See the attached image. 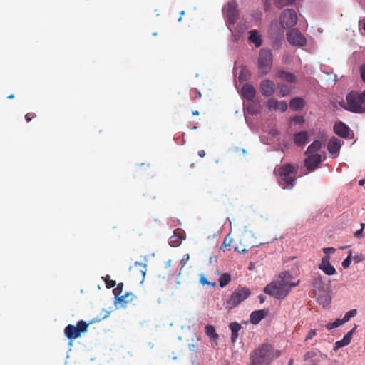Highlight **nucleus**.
Masks as SVG:
<instances>
[{"label": "nucleus", "instance_id": "nucleus-10", "mask_svg": "<svg viewBox=\"0 0 365 365\" xmlns=\"http://www.w3.org/2000/svg\"><path fill=\"white\" fill-rule=\"evenodd\" d=\"M297 21V15L293 9L284 10L280 16V24L284 28H291Z\"/></svg>", "mask_w": 365, "mask_h": 365}, {"label": "nucleus", "instance_id": "nucleus-30", "mask_svg": "<svg viewBox=\"0 0 365 365\" xmlns=\"http://www.w3.org/2000/svg\"><path fill=\"white\" fill-rule=\"evenodd\" d=\"M231 281V276L230 274L224 273L221 274L219 279V284L221 287H225Z\"/></svg>", "mask_w": 365, "mask_h": 365}, {"label": "nucleus", "instance_id": "nucleus-46", "mask_svg": "<svg viewBox=\"0 0 365 365\" xmlns=\"http://www.w3.org/2000/svg\"><path fill=\"white\" fill-rule=\"evenodd\" d=\"M333 323H334V326L335 327V328H336V327L344 324L346 322H344V319H337Z\"/></svg>", "mask_w": 365, "mask_h": 365}, {"label": "nucleus", "instance_id": "nucleus-31", "mask_svg": "<svg viewBox=\"0 0 365 365\" xmlns=\"http://www.w3.org/2000/svg\"><path fill=\"white\" fill-rule=\"evenodd\" d=\"M134 266L138 267V270H139V272L142 274V282H143V279H144L145 273L147 272V265H146V264L143 263V262H135L134 263Z\"/></svg>", "mask_w": 365, "mask_h": 365}, {"label": "nucleus", "instance_id": "nucleus-21", "mask_svg": "<svg viewBox=\"0 0 365 365\" xmlns=\"http://www.w3.org/2000/svg\"><path fill=\"white\" fill-rule=\"evenodd\" d=\"M268 314V311L264 309L256 310L250 314V322L253 324H257L261 320L264 319Z\"/></svg>", "mask_w": 365, "mask_h": 365}, {"label": "nucleus", "instance_id": "nucleus-49", "mask_svg": "<svg viewBox=\"0 0 365 365\" xmlns=\"http://www.w3.org/2000/svg\"><path fill=\"white\" fill-rule=\"evenodd\" d=\"M197 154H198L199 157L203 158V157L205 156L206 153H205V151L204 150H200L198 151Z\"/></svg>", "mask_w": 365, "mask_h": 365}, {"label": "nucleus", "instance_id": "nucleus-26", "mask_svg": "<svg viewBox=\"0 0 365 365\" xmlns=\"http://www.w3.org/2000/svg\"><path fill=\"white\" fill-rule=\"evenodd\" d=\"M289 106L294 110H301L304 106V101L302 98L296 97L290 101Z\"/></svg>", "mask_w": 365, "mask_h": 365}, {"label": "nucleus", "instance_id": "nucleus-61", "mask_svg": "<svg viewBox=\"0 0 365 365\" xmlns=\"http://www.w3.org/2000/svg\"><path fill=\"white\" fill-rule=\"evenodd\" d=\"M181 19H182V17H180V18L178 19V21H181Z\"/></svg>", "mask_w": 365, "mask_h": 365}, {"label": "nucleus", "instance_id": "nucleus-42", "mask_svg": "<svg viewBox=\"0 0 365 365\" xmlns=\"http://www.w3.org/2000/svg\"><path fill=\"white\" fill-rule=\"evenodd\" d=\"M317 334V331L315 329H310L305 340L308 341L309 339H312Z\"/></svg>", "mask_w": 365, "mask_h": 365}, {"label": "nucleus", "instance_id": "nucleus-50", "mask_svg": "<svg viewBox=\"0 0 365 365\" xmlns=\"http://www.w3.org/2000/svg\"><path fill=\"white\" fill-rule=\"evenodd\" d=\"M326 328L329 330H331L332 329H334L335 327L334 326V323H328L326 324Z\"/></svg>", "mask_w": 365, "mask_h": 365}, {"label": "nucleus", "instance_id": "nucleus-19", "mask_svg": "<svg viewBox=\"0 0 365 365\" xmlns=\"http://www.w3.org/2000/svg\"><path fill=\"white\" fill-rule=\"evenodd\" d=\"M241 93L243 98L252 101L256 95V90L251 84L246 83L242 86Z\"/></svg>", "mask_w": 365, "mask_h": 365}, {"label": "nucleus", "instance_id": "nucleus-25", "mask_svg": "<svg viewBox=\"0 0 365 365\" xmlns=\"http://www.w3.org/2000/svg\"><path fill=\"white\" fill-rule=\"evenodd\" d=\"M249 40L255 43L257 48L259 47L262 43L261 36L259 35L256 30H252L250 31Z\"/></svg>", "mask_w": 365, "mask_h": 365}, {"label": "nucleus", "instance_id": "nucleus-13", "mask_svg": "<svg viewBox=\"0 0 365 365\" xmlns=\"http://www.w3.org/2000/svg\"><path fill=\"white\" fill-rule=\"evenodd\" d=\"M275 83L271 80H263L260 83V91L264 96H271L275 91Z\"/></svg>", "mask_w": 365, "mask_h": 365}, {"label": "nucleus", "instance_id": "nucleus-59", "mask_svg": "<svg viewBox=\"0 0 365 365\" xmlns=\"http://www.w3.org/2000/svg\"><path fill=\"white\" fill-rule=\"evenodd\" d=\"M184 14H185V11H181V12H180V14H181V15H183Z\"/></svg>", "mask_w": 365, "mask_h": 365}, {"label": "nucleus", "instance_id": "nucleus-20", "mask_svg": "<svg viewBox=\"0 0 365 365\" xmlns=\"http://www.w3.org/2000/svg\"><path fill=\"white\" fill-rule=\"evenodd\" d=\"M334 133L342 138H347L349 134V128L344 123L339 122L334 126Z\"/></svg>", "mask_w": 365, "mask_h": 365}, {"label": "nucleus", "instance_id": "nucleus-2", "mask_svg": "<svg viewBox=\"0 0 365 365\" xmlns=\"http://www.w3.org/2000/svg\"><path fill=\"white\" fill-rule=\"evenodd\" d=\"M280 354L272 344H262L250 353L249 365H270Z\"/></svg>", "mask_w": 365, "mask_h": 365}, {"label": "nucleus", "instance_id": "nucleus-22", "mask_svg": "<svg viewBox=\"0 0 365 365\" xmlns=\"http://www.w3.org/2000/svg\"><path fill=\"white\" fill-rule=\"evenodd\" d=\"M137 297L133 292H125L124 294L120 295L116 301L122 306H125L128 303L136 299Z\"/></svg>", "mask_w": 365, "mask_h": 365}, {"label": "nucleus", "instance_id": "nucleus-4", "mask_svg": "<svg viewBox=\"0 0 365 365\" xmlns=\"http://www.w3.org/2000/svg\"><path fill=\"white\" fill-rule=\"evenodd\" d=\"M340 106L354 113H365V90L361 93L351 91L346 95L345 101L340 103Z\"/></svg>", "mask_w": 365, "mask_h": 365}, {"label": "nucleus", "instance_id": "nucleus-51", "mask_svg": "<svg viewBox=\"0 0 365 365\" xmlns=\"http://www.w3.org/2000/svg\"><path fill=\"white\" fill-rule=\"evenodd\" d=\"M258 298L259 299L260 303H263L265 300V298L263 295H259Z\"/></svg>", "mask_w": 365, "mask_h": 365}, {"label": "nucleus", "instance_id": "nucleus-6", "mask_svg": "<svg viewBox=\"0 0 365 365\" xmlns=\"http://www.w3.org/2000/svg\"><path fill=\"white\" fill-rule=\"evenodd\" d=\"M251 294V291L247 287H239L235 289L225 303V308L230 310L242 302L245 301Z\"/></svg>", "mask_w": 365, "mask_h": 365}, {"label": "nucleus", "instance_id": "nucleus-39", "mask_svg": "<svg viewBox=\"0 0 365 365\" xmlns=\"http://www.w3.org/2000/svg\"><path fill=\"white\" fill-rule=\"evenodd\" d=\"M351 262V254L350 253L347 257L342 262V267L344 268H348Z\"/></svg>", "mask_w": 365, "mask_h": 365}, {"label": "nucleus", "instance_id": "nucleus-16", "mask_svg": "<svg viewBox=\"0 0 365 365\" xmlns=\"http://www.w3.org/2000/svg\"><path fill=\"white\" fill-rule=\"evenodd\" d=\"M315 293L317 302L323 307L328 305L331 302V297L329 293L328 289L319 291Z\"/></svg>", "mask_w": 365, "mask_h": 365}, {"label": "nucleus", "instance_id": "nucleus-29", "mask_svg": "<svg viewBox=\"0 0 365 365\" xmlns=\"http://www.w3.org/2000/svg\"><path fill=\"white\" fill-rule=\"evenodd\" d=\"M322 148V143L319 140H314L307 149L306 153H313L319 150Z\"/></svg>", "mask_w": 365, "mask_h": 365}, {"label": "nucleus", "instance_id": "nucleus-45", "mask_svg": "<svg viewBox=\"0 0 365 365\" xmlns=\"http://www.w3.org/2000/svg\"><path fill=\"white\" fill-rule=\"evenodd\" d=\"M189 259H190L189 254L184 255V256L182 257L181 262H180L182 267L186 264V263L187 262Z\"/></svg>", "mask_w": 365, "mask_h": 365}, {"label": "nucleus", "instance_id": "nucleus-38", "mask_svg": "<svg viewBox=\"0 0 365 365\" xmlns=\"http://www.w3.org/2000/svg\"><path fill=\"white\" fill-rule=\"evenodd\" d=\"M200 282L201 284L202 285H211L212 287H215V282H209L206 277L204 276V275H200Z\"/></svg>", "mask_w": 365, "mask_h": 365}, {"label": "nucleus", "instance_id": "nucleus-34", "mask_svg": "<svg viewBox=\"0 0 365 365\" xmlns=\"http://www.w3.org/2000/svg\"><path fill=\"white\" fill-rule=\"evenodd\" d=\"M356 314H357L356 309H354L349 310V312H347L345 314V315H344V317L343 318L344 319V322H349L350 320V319L351 317H355Z\"/></svg>", "mask_w": 365, "mask_h": 365}, {"label": "nucleus", "instance_id": "nucleus-7", "mask_svg": "<svg viewBox=\"0 0 365 365\" xmlns=\"http://www.w3.org/2000/svg\"><path fill=\"white\" fill-rule=\"evenodd\" d=\"M273 56L272 51L269 49L262 48L259 53L258 68L262 75L267 74L272 66Z\"/></svg>", "mask_w": 365, "mask_h": 365}, {"label": "nucleus", "instance_id": "nucleus-48", "mask_svg": "<svg viewBox=\"0 0 365 365\" xmlns=\"http://www.w3.org/2000/svg\"><path fill=\"white\" fill-rule=\"evenodd\" d=\"M238 337V332L237 333H232L231 334V341L232 342H235L237 339Z\"/></svg>", "mask_w": 365, "mask_h": 365}, {"label": "nucleus", "instance_id": "nucleus-44", "mask_svg": "<svg viewBox=\"0 0 365 365\" xmlns=\"http://www.w3.org/2000/svg\"><path fill=\"white\" fill-rule=\"evenodd\" d=\"M335 248L334 247H324L323 248V252L325 253L327 255L329 254H332L335 252Z\"/></svg>", "mask_w": 365, "mask_h": 365}, {"label": "nucleus", "instance_id": "nucleus-32", "mask_svg": "<svg viewBox=\"0 0 365 365\" xmlns=\"http://www.w3.org/2000/svg\"><path fill=\"white\" fill-rule=\"evenodd\" d=\"M182 237L181 235H177L175 232H174V235L170 237V242L173 245V246L176 247L178 246L180 242L182 241Z\"/></svg>", "mask_w": 365, "mask_h": 365}, {"label": "nucleus", "instance_id": "nucleus-23", "mask_svg": "<svg viewBox=\"0 0 365 365\" xmlns=\"http://www.w3.org/2000/svg\"><path fill=\"white\" fill-rule=\"evenodd\" d=\"M275 76L288 83H294L297 81V77L293 73L286 72L283 70L277 71Z\"/></svg>", "mask_w": 365, "mask_h": 365}, {"label": "nucleus", "instance_id": "nucleus-37", "mask_svg": "<svg viewBox=\"0 0 365 365\" xmlns=\"http://www.w3.org/2000/svg\"><path fill=\"white\" fill-rule=\"evenodd\" d=\"M103 279L105 280L107 288H112L116 285L115 281L110 279L108 275H106L105 277H103Z\"/></svg>", "mask_w": 365, "mask_h": 365}, {"label": "nucleus", "instance_id": "nucleus-3", "mask_svg": "<svg viewBox=\"0 0 365 365\" xmlns=\"http://www.w3.org/2000/svg\"><path fill=\"white\" fill-rule=\"evenodd\" d=\"M298 170V164L286 163L275 168L274 173L283 189L292 190L296 185Z\"/></svg>", "mask_w": 365, "mask_h": 365}, {"label": "nucleus", "instance_id": "nucleus-15", "mask_svg": "<svg viewBox=\"0 0 365 365\" xmlns=\"http://www.w3.org/2000/svg\"><path fill=\"white\" fill-rule=\"evenodd\" d=\"M269 110H280L284 112L287 109V103L285 101H278L274 98H269L267 103Z\"/></svg>", "mask_w": 365, "mask_h": 365}, {"label": "nucleus", "instance_id": "nucleus-18", "mask_svg": "<svg viewBox=\"0 0 365 365\" xmlns=\"http://www.w3.org/2000/svg\"><path fill=\"white\" fill-rule=\"evenodd\" d=\"M312 287L314 292H317L325 289V284L322 276L319 273H315L312 277Z\"/></svg>", "mask_w": 365, "mask_h": 365}, {"label": "nucleus", "instance_id": "nucleus-56", "mask_svg": "<svg viewBox=\"0 0 365 365\" xmlns=\"http://www.w3.org/2000/svg\"><path fill=\"white\" fill-rule=\"evenodd\" d=\"M293 359H291L289 361V363H288V365H293Z\"/></svg>", "mask_w": 365, "mask_h": 365}, {"label": "nucleus", "instance_id": "nucleus-54", "mask_svg": "<svg viewBox=\"0 0 365 365\" xmlns=\"http://www.w3.org/2000/svg\"><path fill=\"white\" fill-rule=\"evenodd\" d=\"M192 115H199V112L197 110H194V111H192Z\"/></svg>", "mask_w": 365, "mask_h": 365}, {"label": "nucleus", "instance_id": "nucleus-14", "mask_svg": "<svg viewBox=\"0 0 365 365\" xmlns=\"http://www.w3.org/2000/svg\"><path fill=\"white\" fill-rule=\"evenodd\" d=\"M341 146V141L338 138L332 137L328 142L327 150L333 158H336L339 153Z\"/></svg>", "mask_w": 365, "mask_h": 365}, {"label": "nucleus", "instance_id": "nucleus-1", "mask_svg": "<svg viewBox=\"0 0 365 365\" xmlns=\"http://www.w3.org/2000/svg\"><path fill=\"white\" fill-rule=\"evenodd\" d=\"M293 279L294 277L290 272H282L264 287V292L277 299H283L289 295L294 287L299 284V279L296 282Z\"/></svg>", "mask_w": 365, "mask_h": 365}, {"label": "nucleus", "instance_id": "nucleus-43", "mask_svg": "<svg viewBox=\"0 0 365 365\" xmlns=\"http://www.w3.org/2000/svg\"><path fill=\"white\" fill-rule=\"evenodd\" d=\"M360 74L362 81L365 83V63L362 64L360 68Z\"/></svg>", "mask_w": 365, "mask_h": 365}, {"label": "nucleus", "instance_id": "nucleus-57", "mask_svg": "<svg viewBox=\"0 0 365 365\" xmlns=\"http://www.w3.org/2000/svg\"><path fill=\"white\" fill-rule=\"evenodd\" d=\"M364 180H361L359 181L360 185H364Z\"/></svg>", "mask_w": 365, "mask_h": 365}, {"label": "nucleus", "instance_id": "nucleus-41", "mask_svg": "<svg viewBox=\"0 0 365 365\" xmlns=\"http://www.w3.org/2000/svg\"><path fill=\"white\" fill-rule=\"evenodd\" d=\"M361 228L360 230L356 231L355 233H354V236L356 237L359 238V237H361L362 236V232H363V230H364V228L365 227V224L364 223H361Z\"/></svg>", "mask_w": 365, "mask_h": 365}, {"label": "nucleus", "instance_id": "nucleus-24", "mask_svg": "<svg viewBox=\"0 0 365 365\" xmlns=\"http://www.w3.org/2000/svg\"><path fill=\"white\" fill-rule=\"evenodd\" d=\"M308 134L306 131H301L295 134L294 143L298 146H304L307 141Z\"/></svg>", "mask_w": 365, "mask_h": 365}, {"label": "nucleus", "instance_id": "nucleus-33", "mask_svg": "<svg viewBox=\"0 0 365 365\" xmlns=\"http://www.w3.org/2000/svg\"><path fill=\"white\" fill-rule=\"evenodd\" d=\"M123 288V283L120 282L117 284V287L113 290L115 298L117 299L120 295L122 294Z\"/></svg>", "mask_w": 365, "mask_h": 365}, {"label": "nucleus", "instance_id": "nucleus-58", "mask_svg": "<svg viewBox=\"0 0 365 365\" xmlns=\"http://www.w3.org/2000/svg\"><path fill=\"white\" fill-rule=\"evenodd\" d=\"M170 262H171V260H169V261L167 262V266H169V265H170Z\"/></svg>", "mask_w": 365, "mask_h": 365}, {"label": "nucleus", "instance_id": "nucleus-9", "mask_svg": "<svg viewBox=\"0 0 365 365\" xmlns=\"http://www.w3.org/2000/svg\"><path fill=\"white\" fill-rule=\"evenodd\" d=\"M223 13L229 25H234L238 19L237 4L235 1L228 2L223 7Z\"/></svg>", "mask_w": 365, "mask_h": 365}, {"label": "nucleus", "instance_id": "nucleus-40", "mask_svg": "<svg viewBox=\"0 0 365 365\" xmlns=\"http://www.w3.org/2000/svg\"><path fill=\"white\" fill-rule=\"evenodd\" d=\"M232 240L229 237V236H227L225 237L224 239V241H223V243L221 246V249L224 247H230L231 245V242H232Z\"/></svg>", "mask_w": 365, "mask_h": 365}, {"label": "nucleus", "instance_id": "nucleus-60", "mask_svg": "<svg viewBox=\"0 0 365 365\" xmlns=\"http://www.w3.org/2000/svg\"><path fill=\"white\" fill-rule=\"evenodd\" d=\"M363 29L365 31V21H364V26H363Z\"/></svg>", "mask_w": 365, "mask_h": 365}, {"label": "nucleus", "instance_id": "nucleus-47", "mask_svg": "<svg viewBox=\"0 0 365 365\" xmlns=\"http://www.w3.org/2000/svg\"><path fill=\"white\" fill-rule=\"evenodd\" d=\"M35 116H36L35 113H29L26 114L25 118L27 122H30Z\"/></svg>", "mask_w": 365, "mask_h": 365}, {"label": "nucleus", "instance_id": "nucleus-35", "mask_svg": "<svg viewBox=\"0 0 365 365\" xmlns=\"http://www.w3.org/2000/svg\"><path fill=\"white\" fill-rule=\"evenodd\" d=\"M294 0H275V4L278 7H284L285 6L292 4Z\"/></svg>", "mask_w": 365, "mask_h": 365}, {"label": "nucleus", "instance_id": "nucleus-11", "mask_svg": "<svg viewBox=\"0 0 365 365\" xmlns=\"http://www.w3.org/2000/svg\"><path fill=\"white\" fill-rule=\"evenodd\" d=\"M322 161L320 154H311L304 160V166L309 171L314 170Z\"/></svg>", "mask_w": 365, "mask_h": 365}, {"label": "nucleus", "instance_id": "nucleus-28", "mask_svg": "<svg viewBox=\"0 0 365 365\" xmlns=\"http://www.w3.org/2000/svg\"><path fill=\"white\" fill-rule=\"evenodd\" d=\"M206 335L212 341H216L219 338V335L216 333L214 326L207 324L205 327Z\"/></svg>", "mask_w": 365, "mask_h": 365}, {"label": "nucleus", "instance_id": "nucleus-12", "mask_svg": "<svg viewBox=\"0 0 365 365\" xmlns=\"http://www.w3.org/2000/svg\"><path fill=\"white\" fill-rule=\"evenodd\" d=\"M330 257L325 255L322 257L321 263L319 264V269L327 275L331 276L336 274V269L330 264Z\"/></svg>", "mask_w": 365, "mask_h": 365}, {"label": "nucleus", "instance_id": "nucleus-17", "mask_svg": "<svg viewBox=\"0 0 365 365\" xmlns=\"http://www.w3.org/2000/svg\"><path fill=\"white\" fill-rule=\"evenodd\" d=\"M356 329V325L354 326V327L347 332L346 334L344 336V338L341 340L337 341L334 346V350L336 351L339 349L344 347L345 346H347L351 342L352 335L355 329Z\"/></svg>", "mask_w": 365, "mask_h": 365}, {"label": "nucleus", "instance_id": "nucleus-36", "mask_svg": "<svg viewBox=\"0 0 365 365\" xmlns=\"http://www.w3.org/2000/svg\"><path fill=\"white\" fill-rule=\"evenodd\" d=\"M229 327L231 330V332L237 333L242 328V326L237 322H231L229 325Z\"/></svg>", "mask_w": 365, "mask_h": 365}, {"label": "nucleus", "instance_id": "nucleus-27", "mask_svg": "<svg viewBox=\"0 0 365 365\" xmlns=\"http://www.w3.org/2000/svg\"><path fill=\"white\" fill-rule=\"evenodd\" d=\"M291 88L284 83H278L277 86V94L279 97H285L289 94Z\"/></svg>", "mask_w": 365, "mask_h": 365}, {"label": "nucleus", "instance_id": "nucleus-53", "mask_svg": "<svg viewBox=\"0 0 365 365\" xmlns=\"http://www.w3.org/2000/svg\"><path fill=\"white\" fill-rule=\"evenodd\" d=\"M310 356H310L309 353L308 352V353H307V354L304 355V359H305V360H307V359H308Z\"/></svg>", "mask_w": 365, "mask_h": 365}, {"label": "nucleus", "instance_id": "nucleus-8", "mask_svg": "<svg viewBox=\"0 0 365 365\" xmlns=\"http://www.w3.org/2000/svg\"><path fill=\"white\" fill-rule=\"evenodd\" d=\"M286 36L288 42L294 46L302 47L307 44V38L297 29L287 31Z\"/></svg>", "mask_w": 365, "mask_h": 365}, {"label": "nucleus", "instance_id": "nucleus-55", "mask_svg": "<svg viewBox=\"0 0 365 365\" xmlns=\"http://www.w3.org/2000/svg\"><path fill=\"white\" fill-rule=\"evenodd\" d=\"M9 99H13L14 98V94H11L9 96H8L7 97Z\"/></svg>", "mask_w": 365, "mask_h": 365}, {"label": "nucleus", "instance_id": "nucleus-5", "mask_svg": "<svg viewBox=\"0 0 365 365\" xmlns=\"http://www.w3.org/2000/svg\"><path fill=\"white\" fill-rule=\"evenodd\" d=\"M89 323H86L83 320H80L76 325L68 324L64 329V334L70 341L69 344H72L73 340L79 338L82 333L88 331Z\"/></svg>", "mask_w": 365, "mask_h": 365}, {"label": "nucleus", "instance_id": "nucleus-52", "mask_svg": "<svg viewBox=\"0 0 365 365\" xmlns=\"http://www.w3.org/2000/svg\"><path fill=\"white\" fill-rule=\"evenodd\" d=\"M354 260L355 261V262H359L361 261V259H360L359 257L358 256H355L354 257Z\"/></svg>", "mask_w": 365, "mask_h": 365}]
</instances>
